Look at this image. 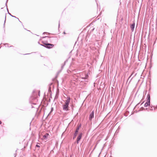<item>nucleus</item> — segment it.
Segmentation results:
<instances>
[{
	"mask_svg": "<svg viewBox=\"0 0 157 157\" xmlns=\"http://www.w3.org/2000/svg\"><path fill=\"white\" fill-rule=\"evenodd\" d=\"M78 129H79V128H78L76 129V130L75 131V136H76L77 135V133H78Z\"/></svg>",
	"mask_w": 157,
	"mask_h": 157,
	"instance_id": "0eeeda50",
	"label": "nucleus"
},
{
	"mask_svg": "<svg viewBox=\"0 0 157 157\" xmlns=\"http://www.w3.org/2000/svg\"><path fill=\"white\" fill-rule=\"evenodd\" d=\"M2 123V122L0 121V124Z\"/></svg>",
	"mask_w": 157,
	"mask_h": 157,
	"instance_id": "9d476101",
	"label": "nucleus"
},
{
	"mask_svg": "<svg viewBox=\"0 0 157 157\" xmlns=\"http://www.w3.org/2000/svg\"><path fill=\"white\" fill-rule=\"evenodd\" d=\"M63 33H64V34H66V33H65V32H64Z\"/></svg>",
	"mask_w": 157,
	"mask_h": 157,
	"instance_id": "9b49d317",
	"label": "nucleus"
},
{
	"mask_svg": "<svg viewBox=\"0 0 157 157\" xmlns=\"http://www.w3.org/2000/svg\"><path fill=\"white\" fill-rule=\"evenodd\" d=\"M94 117V111H92V112L91 113L90 115L89 116V120L90 121Z\"/></svg>",
	"mask_w": 157,
	"mask_h": 157,
	"instance_id": "20e7f679",
	"label": "nucleus"
},
{
	"mask_svg": "<svg viewBox=\"0 0 157 157\" xmlns=\"http://www.w3.org/2000/svg\"><path fill=\"white\" fill-rule=\"evenodd\" d=\"M131 29L132 31H133L134 30V29L135 28V23H134L133 24H132L130 26Z\"/></svg>",
	"mask_w": 157,
	"mask_h": 157,
	"instance_id": "423d86ee",
	"label": "nucleus"
},
{
	"mask_svg": "<svg viewBox=\"0 0 157 157\" xmlns=\"http://www.w3.org/2000/svg\"><path fill=\"white\" fill-rule=\"evenodd\" d=\"M67 99L65 101V103L63 105V109L66 111H67L68 109V105L70 102V97L67 98Z\"/></svg>",
	"mask_w": 157,
	"mask_h": 157,
	"instance_id": "f257e3e1",
	"label": "nucleus"
},
{
	"mask_svg": "<svg viewBox=\"0 0 157 157\" xmlns=\"http://www.w3.org/2000/svg\"><path fill=\"white\" fill-rule=\"evenodd\" d=\"M48 134H46L45 135H44L43 136L44 139L46 138H47V137L48 136Z\"/></svg>",
	"mask_w": 157,
	"mask_h": 157,
	"instance_id": "6e6552de",
	"label": "nucleus"
},
{
	"mask_svg": "<svg viewBox=\"0 0 157 157\" xmlns=\"http://www.w3.org/2000/svg\"><path fill=\"white\" fill-rule=\"evenodd\" d=\"M82 136V134L81 133L80 134L79 136H78L77 138V143L78 144L79 141L80 140Z\"/></svg>",
	"mask_w": 157,
	"mask_h": 157,
	"instance_id": "39448f33",
	"label": "nucleus"
},
{
	"mask_svg": "<svg viewBox=\"0 0 157 157\" xmlns=\"http://www.w3.org/2000/svg\"><path fill=\"white\" fill-rule=\"evenodd\" d=\"M36 147H39V145H38L37 144V145H36Z\"/></svg>",
	"mask_w": 157,
	"mask_h": 157,
	"instance_id": "1a4fd4ad",
	"label": "nucleus"
},
{
	"mask_svg": "<svg viewBox=\"0 0 157 157\" xmlns=\"http://www.w3.org/2000/svg\"><path fill=\"white\" fill-rule=\"evenodd\" d=\"M53 44H45V47L48 48H52L54 47Z\"/></svg>",
	"mask_w": 157,
	"mask_h": 157,
	"instance_id": "7ed1b4c3",
	"label": "nucleus"
},
{
	"mask_svg": "<svg viewBox=\"0 0 157 157\" xmlns=\"http://www.w3.org/2000/svg\"><path fill=\"white\" fill-rule=\"evenodd\" d=\"M147 102H146L144 105V106L145 107H147L148 105H150V94H148L147 95Z\"/></svg>",
	"mask_w": 157,
	"mask_h": 157,
	"instance_id": "f03ea898",
	"label": "nucleus"
}]
</instances>
